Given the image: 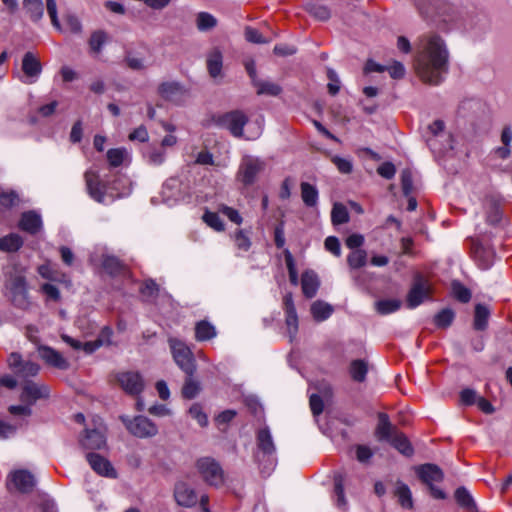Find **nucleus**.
<instances>
[{
	"mask_svg": "<svg viewBox=\"0 0 512 512\" xmlns=\"http://www.w3.org/2000/svg\"><path fill=\"white\" fill-rule=\"evenodd\" d=\"M450 52L444 38L436 32H428L419 37L414 68L422 82L437 86L449 71Z\"/></svg>",
	"mask_w": 512,
	"mask_h": 512,
	"instance_id": "nucleus-1",
	"label": "nucleus"
},
{
	"mask_svg": "<svg viewBox=\"0 0 512 512\" xmlns=\"http://www.w3.org/2000/svg\"><path fill=\"white\" fill-rule=\"evenodd\" d=\"M4 276L6 296L15 307L27 309L30 306V300L24 269L13 265L5 270Z\"/></svg>",
	"mask_w": 512,
	"mask_h": 512,
	"instance_id": "nucleus-2",
	"label": "nucleus"
},
{
	"mask_svg": "<svg viewBox=\"0 0 512 512\" xmlns=\"http://www.w3.org/2000/svg\"><path fill=\"white\" fill-rule=\"evenodd\" d=\"M248 120V116L241 110L229 111L212 118L216 126L227 129L235 138L244 137V126Z\"/></svg>",
	"mask_w": 512,
	"mask_h": 512,
	"instance_id": "nucleus-3",
	"label": "nucleus"
},
{
	"mask_svg": "<svg viewBox=\"0 0 512 512\" xmlns=\"http://www.w3.org/2000/svg\"><path fill=\"white\" fill-rule=\"evenodd\" d=\"M173 359L185 374H194L196 371L195 359L190 348L180 339L168 340Z\"/></svg>",
	"mask_w": 512,
	"mask_h": 512,
	"instance_id": "nucleus-4",
	"label": "nucleus"
},
{
	"mask_svg": "<svg viewBox=\"0 0 512 512\" xmlns=\"http://www.w3.org/2000/svg\"><path fill=\"white\" fill-rule=\"evenodd\" d=\"M120 420L125 425L130 434L137 438H152L158 434V426L145 416H121Z\"/></svg>",
	"mask_w": 512,
	"mask_h": 512,
	"instance_id": "nucleus-5",
	"label": "nucleus"
},
{
	"mask_svg": "<svg viewBox=\"0 0 512 512\" xmlns=\"http://www.w3.org/2000/svg\"><path fill=\"white\" fill-rule=\"evenodd\" d=\"M196 467L203 480L214 487H220L224 483V472L220 464L213 458L204 457L197 461Z\"/></svg>",
	"mask_w": 512,
	"mask_h": 512,
	"instance_id": "nucleus-6",
	"label": "nucleus"
},
{
	"mask_svg": "<svg viewBox=\"0 0 512 512\" xmlns=\"http://www.w3.org/2000/svg\"><path fill=\"white\" fill-rule=\"evenodd\" d=\"M265 169V162L257 157L246 156L242 159L238 172L237 179L245 186L252 185L258 175Z\"/></svg>",
	"mask_w": 512,
	"mask_h": 512,
	"instance_id": "nucleus-7",
	"label": "nucleus"
},
{
	"mask_svg": "<svg viewBox=\"0 0 512 512\" xmlns=\"http://www.w3.org/2000/svg\"><path fill=\"white\" fill-rule=\"evenodd\" d=\"M116 381L123 391L130 396H139L145 387L142 375L136 371H123L116 375Z\"/></svg>",
	"mask_w": 512,
	"mask_h": 512,
	"instance_id": "nucleus-8",
	"label": "nucleus"
},
{
	"mask_svg": "<svg viewBox=\"0 0 512 512\" xmlns=\"http://www.w3.org/2000/svg\"><path fill=\"white\" fill-rule=\"evenodd\" d=\"M430 285L428 281L421 275H416L413 284L407 294L406 304L410 309L418 307L423 301L429 297Z\"/></svg>",
	"mask_w": 512,
	"mask_h": 512,
	"instance_id": "nucleus-9",
	"label": "nucleus"
},
{
	"mask_svg": "<svg viewBox=\"0 0 512 512\" xmlns=\"http://www.w3.org/2000/svg\"><path fill=\"white\" fill-rule=\"evenodd\" d=\"M35 485V477L28 470H15L8 475L7 487L9 490H11L13 486L20 493H30Z\"/></svg>",
	"mask_w": 512,
	"mask_h": 512,
	"instance_id": "nucleus-10",
	"label": "nucleus"
},
{
	"mask_svg": "<svg viewBox=\"0 0 512 512\" xmlns=\"http://www.w3.org/2000/svg\"><path fill=\"white\" fill-rule=\"evenodd\" d=\"M49 394L50 389L45 384L26 380L23 383L20 399L22 402L32 406L37 400L48 398Z\"/></svg>",
	"mask_w": 512,
	"mask_h": 512,
	"instance_id": "nucleus-11",
	"label": "nucleus"
},
{
	"mask_svg": "<svg viewBox=\"0 0 512 512\" xmlns=\"http://www.w3.org/2000/svg\"><path fill=\"white\" fill-rule=\"evenodd\" d=\"M173 496L176 503L181 507L191 508L198 503L196 491L184 481H178L175 484Z\"/></svg>",
	"mask_w": 512,
	"mask_h": 512,
	"instance_id": "nucleus-12",
	"label": "nucleus"
},
{
	"mask_svg": "<svg viewBox=\"0 0 512 512\" xmlns=\"http://www.w3.org/2000/svg\"><path fill=\"white\" fill-rule=\"evenodd\" d=\"M87 191L91 198L99 203H103L105 200L106 186L99 179V175L91 170H88L84 174Z\"/></svg>",
	"mask_w": 512,
	"mask_h": 512,
	"instance_id": "nucleus-13",
	"label": "nucleus"
},
{
	"mask_svg": "<svg viewBox=\"0 0 512 512\" xmlns=\"http://www.w3.org/2000/svg\"><path fill=\"white\" fill-rule=\"evenodd\" d=\"M86 459L91 466V468L99 475L109 478H116L117 473L113 468L110 461L100 454L97 453H87Z\"/></svg>",
	"mask_w": 512,
	"mask_h": 512,
	"instance_id": "nucleus-14",
	"label": "nucleus"
},
{
	"mask_svg": "<svg viewBox=\"0 0 512 512\" xmlns=\"http://www.w3.org/2000/svg\"><path fill=\"white\" fill-rule=\"evenodd\" d=\"M416 473L419 479L428 486L433 485L434 482H441L444 478L441 468L431 463L418 466Z\"/></svg>",
	"mask_w": 512,
	"mask_h": 512,
	"instance_id": "nucleus-15",
	"label": "nucleus"
},
{
	"mask_svg": "<svg viewBox=\"0 0 512 512\" xmlns=\"http://www.w3.org/2000/svg\"><path fill=\"white\" fill-rule=\"evenodd\" d=\"M472 255L481 269H488L493 265L495 259L494 250L482 243H475L472 249Z\"/></svg>",
	"mask_w": 512,
	"mask_h": 512,
	"instance_id": "nucleus-16",
	"label": "nucleus"
},
{
	"mask_svg": "<svg viewBox=\"0 0 512 512\" xmlns=\"http://www.w3.org/2000/svg\"><path fill=\"white\" fill-rule=\"evenodd\" d=\"M80 445L88 450H100L106 446V438L99 429H86Z\"/></svg>",
	"mask_w": 512,
	"mask_h": 512,
	"instance_id": "nucleus-17",
	"label": "nucleus"
},
{
	"mask_svg": "<svg viewBox=\"0 0 512 512\" xmlns=\"http://www.w3.org/2000/svg\"><path fill=\"white\" fill-rule=\"evenodd\" d=\"M39 356L50 366L60 370H67L69 362L55 349L49 346H40L38 348Z\"/></svg>",
	"mask_w": 512,
	"mask_h": 512,
	"instance_id": "nucleus-18",
	"label": "nucleus"
},
{
	"mask_svg": "<svg viewBox=\"0 0 512 512\" xmlns=\"http://www.w3.org/2000/svg\"><path fill=\"white\" fill-rule=\"evenodd\" d=\"M301 286L304 296L313 298L320 286L318 275L313 270H306L301 277Z\"/></svg>",
	"mask_w": 512,
	"mask_h": 512,
	"instance_id": "nucleus-19",
	"label": "nucleus"
},
{
	"mask_svg": "<svg viewBox=\"0 0 512 512\" xmlns=\"http://www.w3.org/2000/svg\"><path fill=\"white\" fill-rule=\"evenodd\" d=\"M19 227L21 230L30 234H36L42 227L40 215L34 211L24 212L21 216Z\"/></svg>",
	"mask_w": 512,
	"mask_h": 512,
	"instance_id": "nucleus-20",
	"label": "nucleus"
},
{
	"mask_svg": "<svg viewBox=\"0 0 512 512\" xmlns=\"http://www.w3.org/2000/svg\"><path fill=\"white\" fill-rule=\"evenodd\" d=\"M22 70L24 74L33 79L38 78V76L41 74L42 66L39 61V59L32 53V52H26L22 59Z\"/></svg>",
	"mask_w": 512,
	"mask_h": 512,
	"instance_id": "nucleus-21",
	"label": "nucleus"
},
{
	"mask_svg": "<svg viewBox=\"0 0 512 512\" xmlns=\"http://www.w3.org/2000/svg\"><path fill=\"white\" fill-rule=\"evenodd\" d=\"M484 207L487 214V222L492 225L498 224L502 217L499 200L493 196H488L484 200Z\"/></svg>",
	"mask_w": 512,
	"mask_h": 512,
	"instance_id": "nucleus-22",
	"label": "nucleus"
},
{
	"mask_svg": "<svg viewBox=\"0 0 512 512\" xmlns=\"http://www.w3.org/2000/svg\"><path fill=\"white\" fill-rule=\"evenodd\" d=\"M257 446L264 455L271 456L275 453L276 448L268 428H263L258 431Z\"/></svg>",
	"mask_w": 512,
	"mask_h": 512,
	"instance_id": "nucleus-23",
	"label": "nucleus"
},
{
	"mask_svg": "<svg viewBox=\"0 0 512 512\" xmlns=\"http://www.w3.org/2000/svg\"><path fill=\"white\" fill-rule=\"evenodd\" d=\"M217 332L214 325L206 320H201L195 325V339L199 342L208 341L216 337Z\"/></svg>",
	"mask_w": 512,
	"mask_h": 512,
	"instance_id": "nucleus-24",
	"label": "nucleus"
},
{
	"mask_svg": "<svg viewBox=\"0 0 512 512\" xmlns=\"http://www.w3.org/2000/svg\"><path fill=\"white\" fill-rule=\"evenodd\" d=\"M182 86L178 82H163L158 87L159 95L169 101L176 100L182 94Z\"/></svg>",
	"mask_w": 512,
	"mask_h": 512,
	"instance_id": "nucleus-25",
	"label": "nucleus"
},
{
	"mask_svg": "<svg viewBox=\"0 0 512 512\" xmlns=\"http://www.w3.org/2000/svg\"><path fill=\"white\" fill-rule=\"evenodd\" d=\"M379 422L376 429V433L380 439L391 440L396 432L395 428L392 426L389 417L385 413H380Z\"/></svg>",
	"mask_w": 512,
	"mask_h": 512,
	"instance_id": "nucleus-26",
	"label": "nucleus"
},
{
	"mask_svg": "<svg viewBox=\"0 0 512 512\" xmlns=\"http://www.w3.org/2000/svg\"><path fill=\"white\" fill-rule=\"evenodd\" d=\"M490 311L484 304H477L474 311L473 327L475 330L483 331L487 328Z\"/></svg>",
	"mask_w": 512,
	"mask_h": 512,
	"instance_id": "nucleus-27",
	"label": "nucleus"
},
{
	"mask_svg": "<svg viewBox=\"0 0 512 512\" xmlns=\"http://www.w3.org/2000/svg\"><path fill=\"white\" fill-rule=\"evenodd\" d=\"M455 500L458 505L470 512L476 511V503L470 494V492L465 487H459L455 491Z\"/></svg>",
	"mask_w": 512,
	"mask_h": 512,
	"instance_id": "nucleus-28",
	"label": "nucleus"
},
{
	"mask_svg": "<svg viewBox=\"0 0 512 512\" xmlns=\"http://www.w3.org/2000/svg\"><path fill=\"white\" fill-rule=\"evenodd\" d=\"M310 311L314 320L321 322L331 316L333 313V307L326 302L318 300L312 303Z\"/></svg>",
	"mask_w": 512,
	"mask_h": 512,
	"instance_id": "nucleus-29",
	"label": "nucleus"
},
{
	"mask_svg": "<svg viewBox=\"0 0 512 512\" xmlns=\"http://www.w3.org/2000/svg\"><path fill=\"white\" fill-rule=\"evenodd\" d=\"M304 8L311 16L319 21H327L331 17L330 9L317 2H307Z\"/></svg>",
	"mask_w": 512,
	"mask_h": 512,
	"instance_id": "nucleus-30",
	"label": "nucleus"
},
{
	"mask_svg": "<svg viewBox=\"0 0 512 512\" xmlns=\"http://www.w3.org/2000/svg\"><path fill=\"white\" fill-rule=\"evenodd\" d=\"M200 382L194 378V374H186V378L182 387V396L185 399H194L200 392Z\"/></svg>",
	"mask_w": 512,
	"mask_h": 512,
	"instance_id": "nucleus-31",
	"label": "nucleus"
},
{
	"mask_svg": "<svg viewBox=\"0 0 512 512\" xmlns=\"http://www.w3.org/2000/svg\"><path fill=\"white\" fill-rule=\"evenodd\" d=\"M252 84L258 95L278 96L282 92L281 86L274 82L257 79Z\"/></svg>",
	"mask_w": 512,
	"mask_h": 512,
	"instance_id": "nucleus-32",
	"label": "nucleus"
},
{
	"mask_svg": "<svg viewBox=\"0 0 512 512\" xmlns=\"http://www.w3.org/2000/svg\"><path fill=\"white\" fill-rule=\"evenodd\" d=\"M349 372L354 381L364 382L368 373V362L362 359L353 360Z\"/></svg>",
	"mask_w": 512,
	"mask_h": 512,
	"instance_id": "nucleus-33",
	"label": "nucleus"
},
{
	"mask_svg": "<svg viewBox=\"0 0 512 512\" xmlns=\"http://www.w3.org/2000/svg\"><path fill=\"white\" fill-rule=\"evenodd\" d=\"M23 245V239L18 234H9L0 238V251L15 252L18 251Z\"/></svg>",
	"mask_w": 512,
	"mask_h": 512,
	"instance_id": "nucleus-34",
	"label": "nucleus"
},
{
	"mask_svg": "<svg viewBox=\"0 0 512 512\" xmlns=\"http://www.w3.org/2000/svg\"><path fill=\"white\" fill-rule=\"evenodd\" d=\"M395 495L398 498L400 505L405 509L413 508L412 493L410 488L405 483L398 481L395 490Z\"/></svg>",
	"mask_w": 512,
	"mask_h": 512,
	"instance_id": "nucleus-35",
	"label": "nucleus"
},
{
	"mask_svg": "<svg viewBox=\"0 0 512 512\" xmlns=\"http://www.w3.org/2000/svg\"><path fill=\"white\" fill-rule=\"evenodd\" d=\"M300 188L301 198L304 204L308 207L316 206L318 201V190L316 189V187L308 182H302Z\"/></svg>",
	"mask_w": 512,
	"mask_h": 512,
	"instance_id": "nucleus-36",
	"label": "nucleus"
},
{
	"mask_svg": "<svg viewBox=\"0 0 512 512\" xmlns=\"http://www.w3.org/2000/svg\"><path fill=\"white\" fill-rule=\"evenodd\" d=\"M23 6L32 21L38 22L42 19L44 13L42 0H24Z\"/></svg>",
	"mask_w": 512,
	"mask_h": 512,
	"instance_id": "nucleus-37",
	"label": "nucleus"
},
{
	"mask_svg": "<svg viewBox=\"0 0 512 512\" xmlns=\"http://www.w3.org/2000/svg\"><path fill=\"white\" fill-rule=\"evenodd\" d=\"M207 68L212 78H217L221 75L222 70V54L220 51H213L207 59Z\"/></svg>",
	"mask_w": 512,
	"mask_h": 512,
	"instance_id": "nucleus-38",
	"label": "nucleus"
},
{
	"mask_svg": "<svg viewBox=\"0 0 512 512\" xmlns=\"http://www.w3.org/2000/svg\"><path fill=\"white\" fill-rule=\"evenodd\" d=\"M402 301L399 299H383L375 302V309L381 315H387L400 309Z\"/></svg>",
	"mask_w": 512,
	"mask_h": 512,
	"instance_id": "nucleus-39",
	"label": "nucleus"
},
{
	"mask_svg": "<svg viewBox=\"0 0 512 512\" xmlns=\"http://www.w3.org/2000/svg\"><path fill=\"white\" fill-rule=\"evenodd\" d=\"M392 445L403 455L411 456L413 454V448L403 433H395L390 440Z\"/></svg>",
	"mask_w": 512,
	"mask_h": 512,
	"instance_id": "nucleus-40",
	"label": "nucleus"
},
{
	"mask_svg": "<svg viewBox=\"0 0 512 512\" xmlns=\"http://www.w3.org/2000/svg\"><path fill=\"white\" fill-rule=\"evenodd\" d=\"M108 40L106 32L102 30L94 31L89 39V47L92 53L100 54L103 46Z\"/></svg>",
	"mask_w": 512,
	"mask_h": 512,
	"instance_id": "nucleus-41",
	"label": "nucleus"
},
{
	"mask_svg": "<svg viewBox=\"0 0 512 512\" xmlns=\"http://www.w3.org/2000/svg\"><path fill=\"white\" fill-rule=\"evenodd\" d=\"M40 367L37 363L25 361L16 371L15 375L24 381L29 377H34L38 374Z\"/></svg>",
	"mask_w": 512,
	"mask_h": 512,
	"instance_id": "nucleus-42",
	"label": "nucleus"
},
{
	"mask_svg": "<svg viewBox=\"0 0 512 512\" xmlns=\"http://www.w3.org/2000/svg\"><path fill=\"white\" fill-rule=\"evenodd\" d=\"M331 221L334 225H341L349 221V213L342 203H335L331 211Z\"/></svg>",
	"mask_w": 512,
	"mask_h": 512,
	"instance_id": "nucleus-43",
	"label": "nucleus"
},
{
	"mask_svg": "<svg viewBox=\"0 0 512 512\" xmlns=\"http://www.w3.org/2000/svg\"><path fill=\"white\" fill-rule=\"evenodd\" d=\"M455 318V313L450 308L442 309L434 316V323L438 328H448Z\"/></svg>",
	"mask_w": 512,
	"mask_h": 512,
	"instance_id": "nucleus-44",
	"label": "nucleus"
},
{
	"mask_svg": "<svg viewBox=\"0 0 512 512\" xmlns=\"http://www.w3.org/2000/svg\"><path fill=\"white\" fill-rule=\"evenodd\" d=\"M344 478L341 474H336L334 477V491L336 494V504L338 508L345 510L347 506V501L344 496Z\"/></svg>",
	"mask_w": 512,
	"mask_h": 512,
	"instance_id": "nucleus-45",
	"label": "nucleus"
},
{
	"mask_svg": "<svg viewBox=\"0 0 512 512\" xmlns=\"http://www.w3.org/2000/svg\"><path fill=\"white\" fill-rule=\"evenodd\" d=\"M104 270L111 275H118L124 269L122 262L115 256H105L102 261Z\"/></svg>",
	"mask_w": 512,
	"mask_h": 512,
	"instance_id": "nucleus-46",
	"label": "nucleus"
},
{
	"mask_svg": "<svg viewBox=\"0 0 512 512\" xmlns=\"http://www.w3.org/2000/svg\"><path fill=\"white\" fill-rule=\"evenodd\" d=\"M196 25L199 31H208L217 25V19L210 13L200 12L197 15Z\"/></svg>",
	"mask_w": 512,
	"mask_h": 512,
	"instance_id": "nucleus-47",
	"label": "nucleus"
},
{
	"mask_svg": "<svg viewBox=\"0 0 512 512\" xmlns=\"http://www.w3.org/2000/svg\"><path fill=\"white\" fill-rule=\"evenodd\" d=\"M286 267L288 269L290 283L294 286L298 285L299 278L293 255L288 249L284 250Z\"/></svg>",
	"mask_w": 512,
	"mask_h": 512,
	"instance_id": "nucleus-48",
	"label": "nucleus"
},
{
	"mask_svg": "<svg viewBox=\"0 0 512 512\" xmlns=\"http://www.w3.org/2000/svg\"><path fill=\"white\" fill-rule=\"evenodd\" d=\"M127 151L125 148H112L107 151V160L112 167H119L122 165Z\"/></svg>",
	"mask_w": 512,
	"mask_h": 512,
	"instance_id": "nucleus-49",
	"label": "nucleus"
},
{
	"mask_svg": "<svg viewBox=\"0 0 512 512\" xmlns=\"http://www.w3.org/2000/svg\"><path fill=\"white\" fill-rule=\"evenodd\" d=\"M367 254L362 249L353 250L347 257V262L351 268L357 269L366 264Z\"/></svg>",
	"mask_w": 512,
	"mask_h": 512,
	"instance_id": "nucleus-50",
	"label": "nucleus"
},
{
	"mask_svg": "<svg viewBox=\"0 0 512 512\" xmlns=\"http://www.w3.org/2000/svg\"><path fill=\"white\" fill-rule=\"evenodd\" d=\"M203 221L214 230L221 232L224 231V223L219 215L215 212L206 211L202 216Z\"/></svg>",
	"mask_w": 512,
	"mask_h": 512,
	"instance_id": "nucleus-51",
	"label": "nucleus"
},
{
	"mask_svg": "<svg viewBox=\"0 0 512 512\" xmlns=\"http://www.w3.org/2000/svg\"><path fill=\"white\" fill-rule=\"evenodd\" d=\"M285 323L287 326L290 341H293L298 332V316L297 312H286Z\"/></svg>",
	"mask_w": 512,
	"mask_h": 512,
	"instance_id": "nucleus-52",
	"label": "nucleus"
},
{
	"mask_svg": "<svg viewBox=\"0 0 512 512\" xmlns=\"http://www.w3.org/2000/svg\"><path fill=\"white\" fill-rule=\"evenodd\" d=\"M452 291L454 297L462 303H467L471 299V292L468 288L462 285L460 282L452 283Z\"/></svg>",
	"mask_w": 512,
	"mask_h": 512,
	"instance_id": "nucleus-53",
	"label": "nucleus"
},
{
	"mask_svg": "<svg viewBox=\"0 0 512 512\" xmlns=\"http://www.w3.org/2000/svg\"><path fill=\"white\" fill-rule=\"evenodd\" d=\"M244 35L248 42L254 44H266L270 42V40L263 37V35L257 29L250 26L245 28Z\"/></svg>",
	"mask_w": 512,
	"mask_h": 512,
	"instance_id": "nucleus-54",
	"label": "nucleus"
},
{
	"mask_svg": "<svg viewBox=\"0 0 512 512\" xmlns=\"http://www.w3.org/2000/svg\"><path fill=\"white\" fill-rule=\"evenodd\" d=\"M124 61L127 65V67H129L130 69L135 70V71H141L146 68L145 60L141 57L134 55L131 52H128L126 54Z\"/></svg>",
	"mask_w": 512,
	"mask_h": 512,
	"instance_id": "nucleus-55",
	"label": "nucleus"
},
{
	"mask_svg": "<svg viewBox=\"0 0 512 512\" xmlns=\"http://www.w3.org/2000/svg\"><path fill=\"white\" fill-rule=\"evenodd\" d=\"M190 416L195 419L201 427H205L208 424L207 415L203 412L200 404L195 403L189 409Z\"/></svg>",
	"mask_w": 512,
	"mask_h": 512,
	"instance_id": "nucleus-56",
	"label": "nucleus"
},
{
	"mask_svg": "<svg viewBox=\"0 0 512 512\" xmlns=\"http://www.w3.org/2000/svg\"><path fill=\"white\" fill-rule=\"evenodd\" d=\"M401 186L405 196H409L413 190L412 172L410 169H404L401 172Z\"/></svg>",
	"mask_w": 512,
	"mask_h": 512,
	"instance_id": "nucleus-57",
	"label": "nucleus"
},
{
	"mask_svg": "<svg viewBox=\"0 0 512 512\" xmlns=\"http://www.w3.org/2000/svg\"><path fill=\"white\" fill-rule=\"evenodd\" d=\"M234 242L237 248L243 251H248L251 246L250 238L243 230H238L235 233Z\"/></svg>",
	"mask_w": 512,
	"mask_h": 512,
	"instance_id": "nucleus-58",
	"label": "nucleus"
},
{
	"mask_svg": "<svg viewBox=\"0 0 512 512\" xmlns=\"http://www.w3.org/2000/svg\"><path fill=\"white\" fill-rule=\"evenodd\" d=\"M18 430L17 424H11L4 420H0V439L6 440L16 434Z\"/></svg>",
	"mask_w": 512,
	"mask_h": 512,
	"instance_id": "nucleus-59",
	"label": "nucleus"
},
{
	"mask_svg": "<svg viewBox=\"0 0 512 512\" xmlns=\"http://www.w3.org/2000/svg\"><path fill=\"white\" fill-rule=\"evenodd\" d=\"M219 211L221 213H223L225 216H227V218L231 222H233V223H235L237 225H240L242 223V221H243V219H242L241 215L239 214V212L236 209L232 208V207H229L227 205L222 204V205L219 206Z\"/></svg>",
	"mask_w": 512,
	"mask_h": 512,
	"instance_id": "nucleus-60",
	"label": "nucleus"
},
{
	"mask_svg": "<svg viewBox=\"0 0 512 512\" xmlns=\"http://www.w3.org/2000/svg\"><path fill=\"white\" fill-rule=\"evenodd\" d=\"M47 13L51 19L52 25L57 29L61 30V25L57 16V5L56 0H46Z\"/></svg>",
	"mask_w": 512,
	"mask_h": 512,
	"instance_id": "nucleus-61",
	"label": "nucleus"
},
{
	"mask_svg": "<svg viewBox=\"0 0 512 512\" xmlns=\"http://www.w3.org/2000/svg\"><path fill=\"white\" fill-rule=\"evenodd\" d=\"M18 195L14 191L0 193V206L11 208L18 203Z\"/></svg>",
	"mask_w": 512,
	"mask_h": 512,
	"instance_id": "nucleus-62",
	"label": "nucleus"
},
{
	"mask_svg": "<svg viewBox=\"0 0 512 512\" xmlns=\"http://www.w3.org/2000/svg\"><path fill=\"white\" fill-rule=\"evenodd\" d=\"M309 404L314 416H318L323 412L324 401L322 396L318 394H312L309 399Z\"/></svg>",
	"mask_w": 512,
	"mask_h": 512,
	"instance_id": "nucleus-63",
	"label": "nucleus"
},
{
	"mask_svg": "<svg viewBox=\"0 0 512 512\" xmlns=\"http://www.w3.org/2000/svg\"><path fill=\"white\" fill-rule=\"evenodd\" d=\"M327 77L330 80V82L327 85L328 92L334 96L340 90V81L338 79L336 72L332 69H328Z\"/></svg>",
	"mask_w": 512,
	"mask_h": 512,
	"instance_id": "nucleus-64",
	"label": "nucleus"
}]
</instances>
